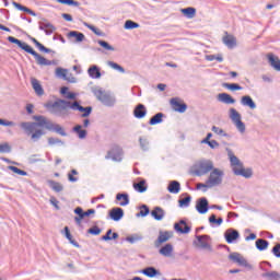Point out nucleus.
<instances>
[{
  "label": "nucleus",
  "mask_w": 280,
  "mask_h": 280,
  "mask_svg": "<svg viewBox=\"0 0 280 280\" xmlns=\"http://www.w3.org/2000/svg\"><path fill=\"white\" fill-rule=\"evenodd\" d=\"M32 119H34V122L23 121L20 124V128L27 135V137H31L34 143H36V141H40V138L46 135L45 130L36 128H45L46 130H49L52 122L43 115H34Z\"/></svg>",
  "instance_id": "obj_1"
},
{
  "label": "nucleus",
  "mask_w": 280,
  "mask_h": 280,
  "mask_svg": "<svg viewBox=\"0 0 280 280\" xmlns=\"http://www.w3.org/2000/svg\"><path fill=\"white\" fill-rule=\"evenodd\" d=\"M180 12L186 19H194L196 16V8L194 7L180 9Z\"/></svg>",
  "instance_id": "obj_40"
},
{
  "label": "nucleus",
  "mask_w": 280,
  "mask_h": 280,
  "mask_svg": "<svg viewBox=\"0 0 280 280\" xmlns=\"http://www.w3.org/2000/svg\"><path fill=\"white\" fill-rule=\"evenodd\" d=\"M97 44L105 49V51H115V47H113L112 45H109L108 42L104 40V39H98Z\"/></svg>",
  "instance_id": "obj_53"
},
{
  "label": "nucleus",
  "mask_w": 280,
  "mask_h": 280,
  "mask_svg": "<svg viewBox=\"0 0 280 280\" xmlns=\"http://www.w3.org/2000/svg\"><path fill=\"white\" fill-rule=\"evenodd\" d=\"M125 30H138L141 25L132 20H127L124 24Z\"/></svg>",
  "instance_id": "obj_51"
},
{
  "label": "nucleus",
  "mask_w": 280,
  "mask_h": 280,
  "mask_svg": "<svg viewBox=\"0 0 280 280\" xmlns=\"http://www.w3.org/2000/svg\"><path fill=\"white\" fill-rule=\"evenodd\" d=\"M196 189H197V190L202 189V191H203V194H205V192H207V189H211V186H209V184H208L207 180H206V184L198 183Z\"/></svg>",
  "instance_id": "obj_62"
},
{
  "label": "nucleus",
  "mask_w": 280,
  "mask_h": 280,
  "mask_svg": "<svg viewBox=\"0 0 280 280\" xmlns=\"http://www.w3.org/2000/svg\"><path fill=\"white\" fill-rule=\"evenodd\" d=\"M74 176H78V171L75 168L71 170L69 173H68V180L69 183H78V177H74Z\"/></svg>",
  "instance_id": "obj_58"
},
{
  "label": "nucleus",
  "mask_w": 280,
  "mask_h": 280,
  "mask_svg": "<svg viewBox=\"0 0 280 280\" xmlns=\"http://www.w3.org/2000/svg\"><path fill=\"white\" fill-rule=\"evenodd\" d=\"M268 63L275 71H280V59L272 52L267 55Z\"/></svg>",
  "instance_id": "obj_28"
},
{
  "label": "nucleus",
  "mask_w": 280,
  "mask_h": 280,
  "mask_svg": "<svg viewBox=\"0 0 280 280\" xmlns=\"http://www.w3.org/2000/svg\"><path fill=\"white\" fill-rule=\"evenodd\" d=\"M223 89H228V91H242V85L238 83H222Z\"/></svg>",
  "instance_id": "obj_47"
},
{
  "label": "nucleus",
  "mask_w": 280,
  "mask_h": 280,
  "mask_svg": "<svg viewBox=\"0 0 280 280\" xmlns=\"http://www.w3.org/2000/svg\"><path fill=\"white\" fill-rule=\"evenodd\" d=\"M222 178H224V171L220 168H213L207 179L209 187H218L222 185Z\"/></svg>",
  "instance_id": "obj_7"
},
{
  "label": "nucleus",
  "mask_w": 280,
  "mask_h": 280,
  "mask_svg": "<svg viewBox=\"0 0 280 280\" xmlns=\"http://www.w3.org/2000/svg\"><path fill=\"white\" fill-rule=\"evenodd\" d=\"M268 246H270V242H268L264 238L256 240L257 250H260V252L268 250Z\"/></svg>",
  "instance_id": "obj_41"
},
{
  "label": "nucleus",
  "mask_w": 280,
  "mask_h": 280,
  "mask_svg": "<svg viewBox=\"0 0 280 280\" xmlns=\"http://www.w3.org/2000/svg\"><path fill=\"white\" fill-rule=\"evenodd\" d=\"M139 145L142 152H149L150 151V140L147 138L140 137L139 138Z\"/></svg>",
  "instance_id": "obj_46"
},
{
  "label": "nucleus",
  "mask_w": 280,
  "mask_h": 280,
  "mask_svg": "<svg viewBox=\"0 0 280 280\" xmlns=\"http://www.w3.org/2000/svg\"><path fill=\"white\" fill-rule=\"evenodd\" d=\"M174 231L179 235H188V233H191V225L187 224V219H180L178 222L174 223Z\"/></svg>",
  "instance_id": "obj_12"
},
{
  "label": "nucleus",
  "mask_w": 280,
  "mask_h": 280,
  "mask_svg": "<svg viewBox=\"0 0 280 280\" xmlns=\"http://www.w3.org/2000/svg\"><path fill=\"white\" fill-rule=\"evenodd\" d=\"M206 60H208V62H213V60H217V62H224V57H222V54L206 55Z\"/></svg>",
  "instance_id": "obj_49"
},
{
  "label": "nucleus",
  "mask_w": 280,
  "mask_h": 280,
  "mask_svg": "<svg viewBox=\"0 0 280 280\" xmlns=\"http://www.w3.org/2000/svg\"><path fill=\"white\" fill-rule=\"evenodd\" d=\"M167 191L170 194H180V182L171 180L167 185Z\"/></svg>",
  "instance_id": "obj_37"
},
{
  "label": "nucleus",
  "mask_w": 280,
  "mask_h": 280,
  "mask_svg": "<svg viewBox=\"0 0 280 280\" xmlns=\"http://www.w3.org/2000/svg\"><path fill=\"white\" fill-rule=\"evenodd\" d=\"M195 209L197 213H200V215H205V213H209V199L207 197H201L197 199Z\"/></svg>",
  "instance_id": "obj_13"
},
{
  "label": "nucleus",
  "mask_w": 280,
  "mask_h": 280,
  "mask_svg": "<svg viewBox=\"0 0 280 280\" xmlns=\"http://www.w3.org/2000/svg\"><path fill=\"white\" fill-rule=\"evenodd\" d=\"M48 145H65V141L60 138L50 137L48 138Z\"/></svg>",
  "instance_id": "obj_56"
},
{
  "label": "nucleus",
  "mask_w": 280,
  "mask_h": 280,
  "mask_svg": "<svg viewBox=\"0 0 280 280\" xmlns=\"http://www.w3.org/2000/svg\"><path fill=\"white\" fill-rule=\"evenodd\" d=\"M230 113V119H232L234 126H236V129L238 130V132H241L242 135H244V132H246V124H244V121H242V114H240V112H237V109L235 108H230L229 110Z\"/></svg>",
  "instance_id": "obj_8"
},
{
  "label": "nucleus",
  "mask_w": 280,
  "mask_h": 280,
  "mask_svg": "<svg viewBox=\"0 0 280 280\" xmlns=\"http://www.w3.org/2000/svg\"><path fill=\"white\" fill-rule=\"evenodd\" d=\"M107 65L108 67H110L115 71H118L119 73H126V69L115 61H107Z\"/></svg>",
  "instance_id": "obj_50"
},
{
  "label": "nucleus",
  "mask_w": 280,
  "mask_h": 280,
  "mask_svg": "<svg viewBox=\"0 0 280 280\" xmlns=\"http://www.w3.org/2000/svg\"><path fill=\"white\" fill-rule=\"evenodd\" d=\"M8 170H10V172H13V174H18V176H27V172L23 171L16 166L13 165H9Z\"/></svg>",
  "instance_id": "obj_54"
},
{
  "label": "nucleus",
  "mask_w": 280,
  "mask_h": 280,
  "mask_svg": "<svg viewBox=\"0 0 280 280\" xmlns=\"http://www.w3.org/2000/svg\"><path fill=\"white\" fill-rule=\"evenodd\" d=\"M145 115H148V108L145 107V105L141 103L136 105V107L133 108V117H136V119H143Z\"/></svg>",
  "instance_id": "obj_20"
},
{
  "label": "nucleus",
  "mask_w": 280,
  "mask_h": 280,
  "mask_svg": "<svg viewBox=\"0 0 280 280\" xmlns=\"http://www.w3.org/2000/svg\"><path fill=\"white\" fill-rule=\"evenodd\" d=\"M72 132L77 135L79 139H86L89 131L86 129H82V125H77L72 128Z\"/></svg>",
  "instance_id": "obj_39"
},
{
  "label": "nucleus",
  "mask_w": 280,
  "mask_h": 280,
  "mask_svg": "<svg viewBox=\"0 0 280 280\" xmlns=\"http://www.w3.org/2000/svg\"><path fill=\"white\" fill-rule=\"evenodd\" d=\"M139 183H133V189L138 194H145L148 191V182L143 178H138Z\"/></svg>",
  "instance_id": "obj_25"
},
{
  "label": "nucleus",
  "mask_w": 280,
  "mask_h": 280,
  "mask_svg": "<svg viewBox=\"0 0 280 280\" xmlns=\"http://www.w3.org/2000/svg\"><path fill=\"white\" fill-rule=\"evenodd\" d=\"M108 218L114 222H119L124 218V210L119 207L112 208L108 211Z\"/></svg>",
  "instance_id": "obj_18"
},
{
  "label": "nucleus",
  "mask_w": 280,
  "mask_h": 280,
  "mask_svg": "<svg viewBox=\"0 0 280 280\" xmlns=\"http://www.w3.org/2000/svg\"><path fill=\"white\" fill-rule=\"evenodd\" d=\"M160 255L163 257H172V253H174V245L171 243H166L159 249Z\"/></svg>",
  "instance_id": "obj_33"
},
{
  "label": "nucleus",
  "mask_w": 280,
  "mask_h": 280,
  "mask_svg": "<svg viewBox=\"0 0 280 280\" xmlns=\"http://www.w3.org/2000/svg\"><path fill=\"white\" fill-rule=\"evenodd\" d=\"M121 156H124V149H121V147H119L118 144H114L112 149L107 152L105 159H112V161H115L116 163H121Z\"/></svg>",
  "instance_id": "obj_10"
},
{
  "label": "nucleus",
  "mask_w": 280,
  "mask_h": 280,
  "mask_svg": "<svg viewBox=\"0 0 280 280\" xmlns=\"http://www.w3.org/2000/svg\"><path fill=\"white\" fill-rule=\"evenodd\" d=\"M272 255H275L278 259H280V243H277L272 249H271Z\"/></svg>",
  "instance_id": "obj_64"
},
{
  "label": "nucleus",
  "mask_w": 280,
  "mask_h": 280,
  "mask_svg": "<svg viewBox=\"0 0 280 280\" xmlns=\"http://www.w3.org/2000/svg\"><path fill=\"white\" fill-rule=\"evenodd\" d=\"M203 144L211 148V150H215V148H220V142L217 140H208V142H203Z\"/></svg>",
  "instance_id": "obj_61"
},
{
  "label": "nucleus",
  "mask_w": 280,
  "mask_h": 280,
  "mask_svg": "<svg viewBox=\"0 0 280 280\" xmlns=\"http://www.w3.org/2000/svg\"><path fill=\"white\" fill-rule=\"evenodd\" d=\"M222 42L228 49H235V47H237V38L228 32H225V36H223Z\"/></svg>",
  "instance_id": "obj_16"
},
{
  "label": "nucleus",
  "mask_w": 280,
  "mask_h": 280,
  "mask_svg": "<svg viewBox=\"0 0 280 280\" xmlns=\"http://www.w3.org/2000/svg\"><path fill=\"white\" fill-rule=\"evenodd\" d=\"M208 222L211 224V226H222L224 219H222V217L217 218L215 214H211Z\"/></svg>",
  "instance_id": "obj_43"
},
{
  "label": "nucleus",
  "mask_w": 280,
  "mask_h": 280,
  "mask_svg": "<svg viewBox=\"0 0 280 280\" xmlns=\"http://www.w3.org/2000/svg\"><path fill=\"white\" fill-rule=\"evenodd\" d=\"M174 237L173 231H160L158 238L154 241L155 248H161L162 244H165V242H170Z\"/></svg>",
  "instance_id": "obj_11"
},
{
  "label": "nucleus",
  "mask_w": 280,
  "mask_h": 280,
  "mask_svg": "<svg viewBox=\"0 0 280 280\" xmlns=\"http://www.w3.org/2000/svg\"><path fill=\"white\" fill-rule=\"evenodd\" d=\"M38 25H39V30L42 32H45L46 36H51V34L56 30V26H54V24L48 22L46 19H44V22H38Z\"/></svg>",
  "instance_id": "obj_19"
},
{
  "label": "nucleus",
  "mask_w": 280,
  "mask_h": 280,
  "mask_svg": "<svg viewBox=\"0 0 280 280\" xmlns=\"http://www.w3.org/2000/svg\"><path fill=\"white\" fill-rule=\"evenodd\" d=\"M48 130L49 132H56V135H59L60 137H68L67 131L59 124L51 122Z\"/></svg>",
  "instance_id": "obj_31"
},
{
  "label": "nucleus",
  "mask_w": 280,
  "mask_h": 280,
  "mask_svg": "<svg viewBox=\"0 0 280 280\" xmlns=\"http://www.w3.org/2000/svg\"><path fill=\"white\" fill-rule=\"evenodd\" d=\"M67 38H69V39L74 38L73 43H84V40L86 39V36L82 32L70 31L67 34Z\"/></svg>",
  "instance_id": "obj_23"
},
{
  "label": "nucleus",
  "mask_w": 280,
  "mask_h": 280,
  "mask_svg": "<svg viewBox=\"0 0 280 280\" xmlns=\"http://www.w3.org/2000/svg\"><path fill=\"white\" fill-rule=\"evenodd\" d=\"M28 38L32 43L35 44V47H37V49L43 54H51L52 56H56V50L45 47V45L40 44V42H38V39H36L35 37L28 36Z\"/></svg>",
  "instance_id": "obj_21"
},
{
  "label": "nucleus",
  "mask_w": 280,
  "mask_h": 280,
  "mask_svg": "<svg viewBox=\"0 0 280 280\" xmlns=\"http://www.w3.org/2000/svg\"><path fill=\"white\" fill-rule=\"evenodd\" d=\"M241 104L242 106H247V108H250V110H255V108H257V103H255L250 95L242 96Z\"/></svg>",
  "instance_id": "obj_27"
},
{
  "label": "nucleus",
  "mask_w": 280,
  "mask_h": 280,
  "mask_svg": "<svg viewBox=\"0 0 280 280\" xmlns=\"http://www.w3.org/2000/svg\"><path fill=\"white\" fill-rule=\"evenodd\" d=\"M67 73H69L68 69L65 68H56V77L61 80H67Z\"/></svg>",
  "instance_id": "obj_52"
},
{
  "label": "nucleus",
  "mask_w": 280,
  "mask_h": 280,
  "mask_svg": "<svg viewBox=\"0 0 280 280\" xmlns=\"http://www.w3.org/2000/svg\"><path fill=\"white\" fill-rule=\"evenodd\" d=\"M140 211L136 214L137 218H148L151 214L150 207L148 205H141L139 207Z\"/></svg>",
  "instance_id": "obj_44"
},
{
  "label": "nucleus",
  "mask_w": 280,
  "mask_h": 280,
  "mask_svg": "<svg viewBox=\"0 0 280 280\" xmlns=\"http://www.w3.org/2000/svg\"><path fill=\"white\" fill-rule=\"evenodd\" d=\"M262 277H266L267 279H270V280H279L280 273L277 271H269V272L262 273Z\"/></svg>",
  "instance_id": "obj_55"
},
{
  "label": "nucleus",
  "mask_w": 280,
  "mask_h": 280,
  "mask_svg": "<svg viewBox=\"0 0 280 280\" xmlns=\"http://www.w3.org/2000/svg\"><path fill=\"white\" fill-rule=\"evenodd\" d=\"M63 235L66 240H68L69 243L72 244V246H74L75 248H80V243L73 240V235H71V230H69V226L63 228Z\"/></svg>",
  "instance_id": "obj_36"
},
{
  "label": "nucleus",
  "mask_w": 280,
  "mask_h": 280,
  "mask_svg": "<svg viewBox=\"0 0 280 280\" xmlns=\"http://www.w3.org/2000/svg\"><path fill=\"white\" fill-rule=\"evenodd\" d=\"M12 152V147L8 142L0 143V154H10Z\"/></svg>",
  "instance_id": "obj_57"
},
{
  "label": "nucleus",
  "mask_w": 280,
  "mask_h": 280,
  "mask_svg": "<svg viewBox=\"0 0 280 280\" xmlns=\"http://www.w3.org/2000/svg\"><path fill=\"white\" fill-rule=\"evenodd\" d=\"M47 185L50 187V189H52V191H56V194H60V191H65V186H62V184L56 180L48 179Z\"/></svg>",
  "instance_id": "obj_38"
},
{
  "label": "nucleus",
  "mask_w": 280,
  "mask_h": 280,
  "mask_svg": "<svg viewBox=\"0 0 280 280\" xmlns=\"http://www.w3.org/2000/svg\"><path fill=\"white\" fill-rule=\"evenodd\" d=\"M92 93L107 108H113L117 104V97L102 88H92Z\"/></svg>",
  "instance_id": "obj_5"
},
{
  "label": "nucleus",
  "mask_w": 280,
  "mask_h": 280,
  "mask_svg": "<svg viewBox=\"0 0 280 280\" xmlns=\"http://www.w3.org/2000/svg\"><path fill=\"white\" fill-rule=\"evenodd\" d=\"M199 168L205 174H209V172H212V170H215L213 167V162L211 160H205L199 163Z\"/></svg>",
  "instance_id": "obj_29"
},
{
  "label": "nucleus",
  "mask_w": 280,
  "mask_h": 280,
  "mask_svg": "<svg viewBox=\"0 0 280 280\" xmlns=\"http://www.w3.org/2000/svg\"><path fill=\"white\" fill-rule=\"evenodd\" d=\"M126 242H129V244H137V242H141L143 240V235L141 234H132L130 236H127Z\"/></svg>",
  "instance_id": "obj_48"
},
{
  "label": "nucleus",
  "mask_w": 280,
  "mask_h": 280,
  "mask_svg": "<svg viewBox=\"0 0 280 280\" xmlns=\"http://www.w3.org/2000/svg\"><path fill=\"white\" fill-rule=\"evenodd\" d=\"M151 217L153 219H155L158 222H161V220H163V218H165V210H163V208L156 206L153 208V210L151 212Z\"/></svg>",
  "instance_id": "obj_32"
},
{
  "label": "nucleus",
  "mask_w": 280,
  "mask_h": 280,
  "mask_svg": "<svg viewBox=\"0 0 280 280\" xmlns=\"http://www.w3.org/2000/svg\"><path fill=\"white\" fill-rule=\"evenodd\" d=\"M45 108H52V113L58 115V117L65 115V110H67V108H71V110H79V113H82L81 117L83 118L90 117L91 113H93L92 106L84 107L78 102L71 103L62 98H57L54 103H47Z\"/></svg>",
  "instance_id": "obj_2"
},
{
  "label": "nucleus",
  "mask_w": 280,
  "mask_h": 280,
  "mask_svg": "<svg viewBox=\"0 0 280 280\" xmlns=\"http://www.w3.org/2000/svg\"><path fill=\"white\" fill-rule=\"evenodd\" d=\"M39 154H33L28 158L30 165H34V163H45V160L38 159Z\"/></svg>",
  "instance_id": "obj_59"
},
{
  "label": "nucleus",
  "mask_w": 280,
  "mask_h": 280,
  "mask_svg": "<svg viewBox=\"0 0 280 280\" xmlns=\"http://www.w3.org/2000/svg\"><path fill=\"white\" fill-rule=\"evenodd\" d=\"M88 74L92 80H100L102 78V69L97 65H93L88 69Z\"/></svg>",
  "instance_id": "obj_26"
},
{
  "label": "nucleus",
  "mask_w": 280,
  "mask_h": 280,
  "mask_svg": "<svg viewBox=\"0 0 280 280\" xmlns=\"http://www.w3.org/2000/svg\"><path fill=\"white\" fill-rule=\"evenodd\" d=\"M183 196H186V198L178 200V207H180V209H187V207L191 205V197L187 192L183 194Z\"/></svg>",
  "instance_id": "obj_42"
},
{
  "label": "nucleus",
  "mask_w": 280,
  "mask_h": 280,
  "mask_svg": "<svg viewBox=\"0 0 280 280\" xmlns=\"http://www.w3.org/2000/svg\"><path fill=\"white\" fill-rule=\"evenodd\" d=\"M170 104L173 110H175V113L183 114L187 112V103H185L184 101H180V98L178 97L171 98Z\"/></svg>",
  "instance_id": "obj_14"
},
{
  "label": "nucleus",
  "mask_w": 280,
  "mask_h": 280,
  "mask_svg": "<svg viewBox=\"0 0 280 280\" xmlns=\"http://www.w3.org/2000/svg\"><path fill=\"white\" fill-rule=\"evenodd\" d=\"M0 126L14 127V126H16V122L15 121L5 120L3 118H0Z\"/></svg>",
  "instance_id": "obj_63"
},
{
  "label": "nucleus",
  "mask_w": 280,
  "mask_h": 280,
  "mask_svg": "<svg viewBox=\"0 0 280 280\" xmlns=\"http://www.w3.org/2000/svg\"><path fill=\"white\" fill-rule=\"evenodd\" d=\"M140 272L149 279H154V277H161V270L156 269V267L154 266L145 267Z\"/></svg>",
  "instance_id": "obj_17"
},
{
  "label": "nucleus",
  "mask_w": 280,
  "mask_h": 280,
  "mask_svg": "<svg viewBox=\"0 0 280 280\" xmlns=\"http://www.w3.org/2000/svg\"><path fill=\"white\" fill-rule=\"evenodd\" d=\"M230 164L234 176H242L243 178H253V168L244 167V162H241L240 158L236 156L231 149H226Z\"/></svg>",
  "instance_id": "obj_4"
},
{
  "label": "nucleus",
  "mask_w": 280,
  "mask_h": 280,
  "mask_svg": "<svg viewBox=\"0 0 280 280\" xmlns=\"http://www.w3.org/2000/svg\"><path fill=\"white\" fill-rule=\"evenodd\" d=\"M228 259H230V261H233L234 264H237L242 268H246L247 270H253V265H250L248 260H246V258H244V256H242V254L237 252L231 253L228 256Z\"/></svg>",
  "instance_id": "obj_9"
},
{
  "label": "nucleus",
  "mask_w": 280,
  "mask_h": 280,
  "mask_svg": "<svg viewBox=\"0 0 280 280\" xmlns=\"http://www.w3.org/2000/svg\"><path fill=\"white\" fill-rule=\"evenodd\" d=\"M240 238V231L230 228L224 232V240L226 244H235Z\"/></svg>",
  "instance_id": "obj_15"
},
{
  "label": "nucleus",
  "mask_w": 280,
  "mask_h": 280,
  "mask_svg": "<svg viewBox=\"0 0 280 280\" xmlns=\"http://www.w3.org/2000/svg\"><path fill=\"white\" fill-rule=\"evenodd\" d=\"M88 233H89V235L97 236V235L102 234V229L100 226H97V225H93L92 228H90L88 230Z\"/></svg>",
  "instance_id": "obj_60"
},
{
  "label": "nucleus",
  "mask_w": 280,
  "mask_h": 280,
  "mask_svg": "<svg viewBox=\"0 0 280 280\" xmlns=\"http://www.w3.org/2000/svg\"><path fill=\"white\" fill-rule=\"evenodd\" d=\"M73 212L75 213L74 222H75L77 226H82V220H84V218H86L84 209H82V207H77V208H74Z\"/></svg>",
  "instance_id": "obj_24"
},
{
  "label": "nucleus",
  "mask_w": 280,
  "mask_h": 280,
  "mask_svg": "<svg viewBox=\"0 0 280 280\" xmlns=\"http://www.w3.org/2000/svg\"><path fill=\"white\" fill-rule=\"evenodd\" d=\"M60 94L66 98V100H75L77 94L73 92H69V88L62 86L60 89Z\"/></svg>",
  "instance_id": "obj_45"
},
{
  "label": "nucleus",
  "mask_w": 280,
  "mask_h": 280,
  "mask_svg": "<svg viewBox=\"0 0 280 280\" xmlns=\"http://www.w3.org/2000/svg\"><path fill=\"white\" fill-rule=\"evenodd\" d=\"M217 100L218 102H221V104H228V105L235 104L237 102L234 97H232L231 94L226 92L219 93L217 96Z\"/></svg>",
  "instance_id": "obj_22"
},
{
  "label": "nucleus",
  "mask_w": 280,
  "mask_h": 280,
  "mask_svg": "<svg viewBox=\"0 0 280 280\" xmlns=\"http://www.w3.org/2000/svg\"><path fill=\"white\" fill-rule=\"evenodd\" d=\"M7 40H9V43H11L12 45H16L20 49H22L26 54H30L31 56H33L35 58L37 65H39V67H51V65H58V62L56 60H49V59L43 57L40 54H38L36 50H34V48L32 46H30L27 43L14 37V36H9L7 38Z\"/></svg>",
  "instance_id": "obj_3"
},
{
  "label": "nucleus",
  "mask_w": 280,
  "mask_h": 280,
  "mask_svg": "<svg viewBox=\"0 0 280 280\" xmlns=\"http://www.w3.org/2000/svg\"><path fill=\"white\" fill-rule=\"evenodd\" d=\"M163 119H165V114L156 113L149 119V126H156L159 124H163Z\"/></svg>",
  "instance_id": "obj_35"
},
{
  "label": "nucleus",
  "mask_w": 280,
  "mask_h": 280,
  "mask_svg": "<svg viewBox=\"0 0 280 280\" xmlns=\"http://www.w3.org/2000/svg\"><path fill=\"white\" fill-rule=\"evenodd\" d=\"M31 84H32L33 90L35 91L36 95H45V90L43 89L40 81H38L36 78H32Z\"/></svg>",
  "instance_id": "obj_34"
},
{
  "label": "nucleus",
  "mask_w": 280,
  "mask_h": 280,
  "mask_svg": "<svg viewBox=\"0 0 280 280\" xmlns=\"http://www.w3.org/2000/svg\"><path fill=\"white\" fill-rule=\"evenodd\" d=\"M116 200H118L120 207H128L130 205V195L128 192H118Z\"/></svg>",
  "instance_id": "obj_30"
},
{
  "label": "nucleus",
  "mask_w": 280,
  "mask_h": 280,
  "mask_svg": "<svg viewBox=\"0 0 280 280\" xmlns=\"http://www.w3.org/2000/svg\"><path fill=\"white\" fill-rule=\"evenodd\" d=\"M209 242H211V236L209 234H196L192 245L196 248H200V250H209V253H213V247Z\"/></svg>",
  "instance_id": "obj_6"
}]
</instances>
